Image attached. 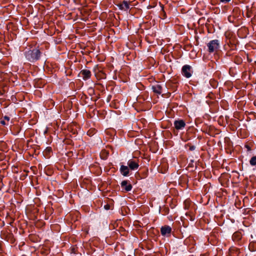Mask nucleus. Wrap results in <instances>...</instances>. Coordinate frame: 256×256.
Listing matches in <instances>:
<instances>
[{"label":"nucleus","instance_id":"nucleus-1","mask_svg":"<svg viewBox=\"0 0 256 256\" xmlns=\"http://www.w3.org/2000/svg\"><path fill=\"white\" fill-rule=\"evenodd\" d=\"M40 52L38 49H33L25 52V56L30 62H34L39 59Z\"/></svg>","mask_w":256,"mask_h":256},{"label":"nucleus","instance_id":"nucleus-2","mask_svg":"<svg viewBox=\"0 0 256 256\" xmlns=\"http://www.w3.org/2000/svg\"><path fill=\"white\" fill-rule=\"evenodd\" d=\"M209 52L212 53L216 52L220 48V42L218 40H210L208 44Z\"/></svg>","mask_w":256,"mask_h":256},{"label":"nucleus","instance_id":"nucleus-3","mask_svg":"<svg viewBox=\"0 0 256 256\" xmlns=\"http://www.w3.org/2000/svg\"><path fill=\"white\" fill-rule=\"evenodd\" d=\"M192 67L190 65L186 64L182 66V74L186 78H190L192 76Z\"/></svg>","mask_w":256,"mask_h":256},{"label":"nucleus","instance_id":"nucleus-4","mask_svg":"<svg viewBox=\"0 0 256 256\" xmlns=\"http://www.w3.org/2000/svg\"><path fill=\"white\" fill-rule=\"evenodd\" d=\"M172 232V228L169 226H164L160 228V232L163 236H168Z\"/></svg>","mask_w":256,"mask_h":256},{"label":"nucleus","instance_id":"nucleus-5","mask_svg":"<svg viewBox=\"0 0 256 256\" xmlns=\"http://www.w3.org/2000/svg\"><path fill=\"white\" fill-rule=\"evenodd\" d=\"M174 126L177 130H182L185 127L186 123L182 120H176L174 122Z\"/></svg>","mask_w":256,"mask_h":256},{"label":"nucleus","instance_id":"nucleus-6","mask_svg":"<svg viewBox=\"0 0 256 256\" xmlns=\"http://www.w3.org/2000/svg\"><path fill=\"white\" fill-rule=\"evenodd\" d=\"M80 75L84 80H86L90 78L91 72L88 70H82L80 71Z\"/></svg>","mask_w":256,"mask_h":256},{"label":"nucleus","instance_id":"nucleus-7","mask_svg":"<svg viewBox=\"0 0 256 256\" xmlns=\"http://www.w3.org/2000/svg\"><path fill=\"white\" fill-rule=\"evenodd\" d=\"M128 168L132 170H137L139 166L138 164L135 160H130L128 162Z\"/></svg>","mask_w":256,"mask_h":256},{"label":"nucleus","instance_id":"nucleus-8","mask_svg":"<svg viewBox=\"0 0 256 256\" xmlns=\"http://www.w3.org/2000/svg\"><path fill=\"white\" fill-rule=\"evenodd\" d=\"M121 186L126 192H129L132 189V186L130 184H128L126 180L122 181L121 183Z\"/></svg>","mask_w":256,"mask_h":256},{"label":"nucleus","instance_id":"nucleus-9","mask_svg":"<svg viewBox=\"0 0 256 256\" xmlns=\"http://www.w3.org/2000/svg\"><path fill=\"white\" fill-rule=\"evenodd\" d=\"M152 90L154 93L158 94H160L162 93V86L158 84L152 86Z\"/></svg>","mask_w":256,"mask_h":256},{"label":"nucleus","instance_id":"nucleus-10","mask_svg":"<svg viewBox=\"0 0 256 256\" xmlns=\"http://www.w3.org/2000/svg\"><path fill=\"white\" fill-rule=\"evenodd\" d=\"M120 172L122 175L127 176L129 174V168L128 166L122 165L120 168Z\"/></svg>","mask_w":256,"mask_h":256},{"label":"nucleus","instance_id":"nucleus-11","mask_svg":"<svg viewBox=\"0 0 256 256\" xmlns=\"http://www.w3.org/2000/svg\"><path fill=\"white\" fill-rule=\"evenodd\" d=\"M121 10H127L130 8L129 3L127 1H124L122 4L120 5Z\"/></svg>","mask_w":256,"mask_h":256},{"label":"nucleus","instance_id":"nucleus-12","mask_svg":"<svg viewBox=\"0 0 256 256\" xmlns=\"http://www.w3.org/2000/svg\"><path fill=\"white\" fill-rule=\"evenodd\" d=\"M250 164L252 166L256 165V156H252L250 160Z\"/></svg>","mask_w":256,"mask_h":256},{"label":"nucleus","instance_id":"nucleus-13","mask_svg":"<svg viewBox=\"0 0 256 256\" xmlns=\"http://www.w3.org/2000/svg\"><path fill=\"white\" fill-rule=\"evenodd\" d=\"M8 122H6V120H2L0 121V124H1L2 125H4V126L8 124Z\"/></svg>","mask_w":256,"mask_h":256},{"label":"nucleus","instance_id":"nucleus-14","mask_svg":"<svg viewBox=\"0 0 256 256\" xmlns=\"http://www.w3.org/2000/svg\"><path fill=\"white\" fill-rule=\"evenodd\" d=\"M4 120L6 121L7 122H8L10 121V118L8 116H4Z\"/></svg>","mask_w":256,"mask_h":256},{"label":"nucleus","instance_id":"nucleus-15","mask_svg":"<svg viewBox=\"0 0 256 256\" xmlns=\"http://www.w3.org/2000/svg\"><path fill=\"white\" fill-rule=\"evenodd\" d=\"M230 0H220V1L222 2H228L230 1Z\"/></svg>","mask_w":256,"mask_h":256},{"label":"nucleus","instance_id":"nucleus-16","mask_svg":"<svg viewBox=\"0 0 256 256\" xmlns=\"http://www.w3.org/2000/svg\"><path fill=\"white\" fill-rule=\"evenodd\" d=\"M104 208H106V210L109 209V206H108V205L105 206H104Z\"/></svg>","mask_w":256,"mask_h":256},{"label":"nucleus","instance_id":"nucleus-17","mask_svg":"<svg viewBox=\"0 0 256 256\" xmlns=\"http://www.w3.org/2000/svg\"><path fill=\"white\" fill-rule=\"evenodd\" d=\"M194 146H191V147L190 148V150H194Z\"/></svg>","mask_w":256,"mask_h":256},{"label":"nucleus","instance_id":"nucleus-18","mask_svg":"<svg viewBox=\"0 0 256 256\" xmlns=\"http://www.w3.org/2000/svg\"><path fill=\"white\" fill-rule=\"evenodd\" d=\"M247 147H248V149L250 150L249 147L248 146Z\"/></svg>","mask_w":256,"mask_h":256}]
</instances>
